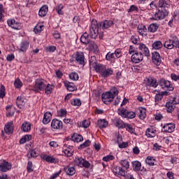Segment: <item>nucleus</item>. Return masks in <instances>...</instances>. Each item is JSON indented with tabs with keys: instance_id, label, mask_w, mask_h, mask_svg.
I'll use <instances>...</instances> for the list:
<instances>
[{
	"instance_id": "41",
	"label": "nucleus",
	"mask_w": 179,
	"mask_h": 179,
	"mask_svg": "<svg viewBox=\"0 0 179 179\" xmlns=\"http://www.w3.org/2000/svg\"><path fill=\"white\" fill-rule=\"evenodd\" d=\"M29 141H31V135H25L20 140V143L23 145V143H26Z\"/></svg>"
},
{
	"instance_id": "14",
	"label": "nucleus",
	"mask_w": 179,
	"mask_h": 179,
	"mask_svg": "<svg viewBox=\"0 0 179 179\" xmlns=\"http://www.w3.org/2000/svg\"><path fill=\"white\" fill-rule=\"evenodd\" d=\"M101 99L104 104H110V103L114 100L113 95L110 94L108 92L105 94H102Z\"/></svg>"
},
{
	"instance_id": "38",
	"label": "nucleus",
	"mask_w": 179,
	"mask_h": 179,
	"mask_svg": "<svg viewBox=\"0 0 179 179\" xmlns=\"http://www.w3.org/2000/svg\"><path fill=\"white\" fill-rule=\"evenodd\" d=\"M16 104L19 108H22L24 105V99L22 96H18L16 100Z\"/></svg>"
},
{
	"instance_id": "15",
	"label": "nucleus",
	"mask_w": 179,
	"mask_h": 179,
	"mask_svg": "<svg viewBox=\"0 0 179 179\" xmlns=\"http://www.w3.org/2000/svg\"><path fill=\"white\" fill-rule=\"evenodd\" d=\"M76 61L80 65H85V53L83 52H76L75 55Z\"/></svg>"
},
{
	"instance_id": "48",
	"label": "nucleus",
	"mask_w": 179,
	"mask_h": 179,
	"mask_svg": "<svg viewBox=\"0 0 179 179\" xmlns=\"http://www.w3.org/2000/svg\"><path fill=\"white\" fill-rule=\"evenodd\" d=\"M124 128L128 131V132H130V134H134L135 132V129H134V127H132V125L128 124V123H124Z\"/></svg>"
},
{
	"instance_id": "29",
	"label": "nucleus",
	"mask_w": 179,
	"mask_h": 179,
	"mask_svg": "<svg viewBox=\"0 0 179 179\" xmlns=\"http://www.w3.org/2000/svg\"><path fill=\"white\" fill-rule=\"evenodd\" d=\"M80 41L83 43V44L87 45L90 43V41L89 40V34L87 32H85L81 38H80Z\"/></svg>"
},
{
	"instance_id": "13",
	"label": "nucleus",
	"mask_w": 179,
	"mask_h": 179,
	"mask_svg": "<svg viewBox=\"0 0 179 179\" xmlns=\"http://www.w3.org/2000/svg\"><path fill=\"white\" fill-rule=\"evenodd\" d=\"M152 55V60L153 64L157 65V66H159V65L162 64V57H160V54L157 52H153Z\"/></svg>"
},
{
	"instance_id": "3",
	"label": "nucleus",
	"mask_w": 179,
	"mask_h": 179,
	"mask_svg": "<svg viewBox=\"0 0 179 179\" xmlns=\"http://www.w3.org/2000/svg\"><path fill=\"white\" fill-rule=\"evenodd\" d=\"M90 36L91 38L96 39L97 36H99V24L97 20H92L91 22V26L90 28Z\"/></svg>"
},
{
	"instance_id": "39",
	"label": "nucleus",
	"mask_w": 179,
	"mask_h": 179,
	"mask_svg": "<svg viewBox=\"0 0 179 179\" xmlns=\"http://www.w3.org/2000/svg\"><path fill=\"white\" fill-rule=\"evenodd\" d=\"M145 163L148 164V166H155L156 159H155L153 157H148L145 159Z\"/></svg>"
},
{
	"instance_id": "59",
	"label": "nucleus",
	"mask_w": 179,
	"mask_h": 179,
	"mask_svg": "<svg viewBox=\"0 0 179 179\" xmlns=\"http://www.w3.org/2000/svg\"><path fill=\"white\" fill-rule=\"evenodd\" d=\"M115 159V157L113 155H107L106 157H103V162H110V160H114Z\"/></svg>"
},
{
	"instance_id": "56",
	"label": "nucleus",
	"mask_w": 179,
	"mask_h": 179,
	"mask_svg": "<svg viewBox=\"0 0 179 179\" xmlns=\"http://www.w3.org/2000/svg\"><path fill=\"white\" fill-rule=\"evenodd\" d=\"M136 115L134 112L127 110V115H126V118H129L130 120H132L135 118Z\"/></svg>"
},
{
	"instance_id": "11",
	"label": "nucleus",
	"mask_w": 179,
	"mask_h": 179,
	"mask_svg": "<svg viewBox=\"0 0 179 179\" xmlns=\"http://www.w3.org/2000/svg\"><path fill=\"white\" fill-rule=\"evenodd\" d=\"M131 59L134 64H139L143 60V55L142 52H136L131 55Z\"/></svg>"
},
{
	"instance_id": "51",
	"label": "nucleus",
	"mask_w": 179,
	"mask_h": 179,
	"mask_svg": "<svg viewBox=\"0 0 179 179\" xmlns=\"http://www.w3.org/2000/svg\"><path fill=\"white\" fill-rule=\"evenodd\" d=\"M14 86L16 89H20L23 86V83H22L20 79L17 78L14 82Z\"/></svg>"
},
{
	"instance_id": "23",
	"label": "nucleus",
	"mask_w": 179,
	"mask_h": 179,
	"mask_svg": "<svg viewBox=\"0 0 179 179\" xmlns=\"http://www.w3.org/2000/svg\"><path fill=\"white\" fill-rule=\"evenodd\" d=\"M64 170L67 176H73V174L76 173V170H75L73 166H64Z\"/></svg>"
},
{
	"instance_id": "62",
	"label": "nucleus",
	"mask_w": 179,
	"mask_h": 179,
	"mask_svg": "<svg viewBox=\"0 0 179 179\" xmlns=\"http://www.w3.org/2000/svg\"><path fill=\"white\" fill-rule=\"evenodd\" d=\"M90 125V122H89V120H83L81 127H83V128H89Z\"/></svg>"
},
{
	"instance_id": "6",
	"label": "nucleus",
	"mask_w": 179,
	"mask_h": 179,
	"mask_svg": "<svg viewBox=\"0 0 179 179\" xmlns=\"http://www.w3.org/2000/svg\"><path fill=\"white\" fill-rule=\"evenodd\" d=\"M47 86V81L43 78H38L35 80L34 89L43 91Z\"/></svg>"
},
{
	"instance_id": "47",
	"label": "nucleus",
	"mask_w": 179,
	"mask_h": 179,
	"mask_svg": "<svg viewBox=\"0 0 179 179\" xmlns=\"http://www.w3.org/2000/svg\"><path fill=\"white\" fill-rule=\"evenodd\" d=\"M108 93H110L112 96L113 98L114 99V97H115V96H118V89H117V87H113L110 89V92H108Z\"/></svg>"
},
{
	"instance_id": "52",
	"label": "nucleus",
	"mask_w": 179,
	"mask_h": 179,
	"mask_svg": "<svg viewBox=\"0 0 179 179\" xmlns=\"http://www.w3.org/2000/svg\"><path fill=\"white\" fill-rule=\"evenodd\" d=\"M69 78L71 80H78L79 75L77 73L73 72L70 73Z\"/></svg>"
},
{
	"instance_id": "17",
	"label": "nucleus",
	"mask_w": 179,
	"mask_h": 179,
	"mask_svg": "<svg viewBox=\"0 0 179 179\" xmlns=\"http://www.w3.org/2000/svg\"><path fill=\"white\" fill-rule=\"evenodd\" d=\"M4 131L7 134V135H10V134H13V122H8L5 125Z\"/></svg>"
},
{
	"instance_id": "43",
	"label": "nucleus",
	"mask_w": 179,
	"mask_h": 179,
	"mask_svg": "<svg viewBox=\"0 0 179 179\" xmlns=\"http://www.w3.org/2000/svg\"><path fill=\"white\" fill-rule=\"evenodd\" d=\"M6 110L7 111L6 115L7 117H13V114H15V110L12 108V106H8L6 107Z\"/></svg>"
},
{
	"instance_id": "45",
	"label": "nucleus",
	"mask_w": 179,
	"mask_h": 179,
	"mask_svg": "<svg viewBox=\"0 0 179 179\" xmlns=\"http://www.w3.org/2000/svg\"><path fill=\"white\" fill-rule=\"evenodd\" d=\"M167 92H163L162 94H157L155 95V101H160L163 99V96H167Z\"/></svg>"
},
{
	"instance_id": "58",
	"label": "nucleus",
	"mask_w": 179,
	"mask_h": 179,
	"mask_svg": "<svg viewBox=\"0 0 179 179\" xmlns=\"http://www.w3.org/2000/svg\"><path fill=\"white\" fill-rule=\"evenodd\" d=\"M71 104L72 106H81L82 105V102L80 101V99H76L73 101H71Z\"/></svg>"
},
{
	"instance_id": "60",
	"label": "nucleus",
	"mask_w": 179,
	"mask_h": 179,
	"mask_svg": "<svg viewBox=\"0 0 179 179\" xmlns=\"http://www.w3.org/2000/svg\"><path fill=\"white\" fill-rule=\"evenodd\" d=\"M131 41L133 44H138L139 43V38L136 36H131Z\"/></svg>"
},
{
	"instance_id": "21",
	"label": "nucleus",
	"mask_w": 179,
	"mask_h": 179,
	"mask_svg": "<svg viewBox=\"0 0 179 179\" xmlns=\"http://www.w3.org/2000/svg\"><path fill=\"white\" fill-rule=\"evenodd\" d=\"M52 118V114L50 112H46L43 115V124L47 125L49 122H50L51 119Z\"/></svg>"
},
{
	"instance_id": "31",
	"label": "nucleus",
	"mask_w": 179,
	"mask_h": 179,
	"mask_svg": "<svg viewBox=\"0 0 179 179\" xmlns=\"http://www.w3.org/2000/svg\"><path fill=\"white\" fill-rule=\"evenodd\" d=\"M159 24H156V23H152L151 24H150V26L148 27V31H150V33H155V31H157V29L159 27Z\"/></svg>"
},
{
	"instance_id": "33",
	"label": "nucleus",
	"mask_w": 179,
	"mask_h": 179,
	"mask_svg": "<svg viewBox=\"0 0 179 179\" xmlns=\"http://www.w3.org/2000/svg\"><path fill=\"white\" fill-rule=\"evenodd\" d=\"M64 85L69 92H75V90L76 89L73 83L68 81L64 82Z\"/></svg>"
},
{
	"instance_id": "50",
	"label": "nucleus",
	"mask_w": 179,
	"mask_h": 179,
	"mask_svg": "<svg viewBox=\"0 0 179 179\" xmlns=\"http://www.w3.org/2000/svg\"><path fill=\"white\" fill-rule=\"evenodd\" d=\"M89 47L90 48H91V50H93L94 51H99V46H97V44L95 42H90Z\"/></svg>"
},
{
	"instance_id": "30",
	"label": "nucleus",
	"mask_w": 179,
	"mask_h": 179,
	"mask_svg": "<svg viewBox=\"0 0 179 179\" xmlns=\"http://www.w3.org/2000/svg\"><path fill=\"white\" fill-rule=\"evenodd\" d=\"M7 23L8 26H10L12 29H15V30H17L19 29V24L16 22L15 20H8L7 21Z\"/></svg>"
},
{
	"instance_id": "26",
	"label": "nucleus",
	"mask_w": 179,
	"mask_h": 179,
	"mask_svg": "<svg viewBox=\"0 0 179 179\" xmlns=\"http://www.w3.org/2000/svg\"><path fill=\"white\" fill-rule=\"evenodd\" d=\"M97 125L100 129H103V128H107L108 127V122L105 119H101L98 120Z\"/></svg>"
},
{
	"instance_id": "42",
	"label": "nucleus",
	"mask_w": 179,
	"mask_h": 179,
	"mask_svg": "<svg viewBox=\"0 0 179 179\" xmlns=\"http://www.w3.org/2000/svg\"><path fill=\"white\" fill-rule=\"evenodd\" d=\"M44 30V25L41 24H38L34 29V33L37 34V33H41Z\"/></svg>"
},
{
	"instance_id": "9",
	"label": "nucleus",
	"mask_w": 179,
	"mask_h": 179,
	"mask_svg": "<svg viewBox=\"0 0 179 179\" xmlns=\"http://www.w3.org/2000/svg\"><path fill=\"white\" fill-rule=\"evenodd\" d=\"M159 86L162 89H165L166 90H169V92H173L174 90V87H173V84L170 83V81L165 80L164 78H162L159 81Z\"/></svg>"
},
{
	"instance_id": "63",
	"label": "nucleus",
	"mask_w": 179,
	"mask_h": 179,
	"mask_svg": "<svg viewBox=\"0 0 179 179\" xmlns=\"http://www.w3.org/2000/svg\"><path fill=\"white\" fill-rule=\"evenodd\" d=\"M175 106L179 104V96L176 95L172 101H171Z\"/></svg>"
},
{
	"instance_id": "2",
	"label": "nucleus",
	"mask_w": 179,
	"mask_h": 179,
	"mask_svg": "<svg viewBox=\"0 0 179 179\" xmlns=\"http://www.w3.org/2000/svg\"><path fill=\"white\" fill-rule=\"evenodd\" d=\"M120 164L122 166H114L112 171L116 177H125V174L128 173L129 169V162L127 159H123L120 162Z\"/></svg>"
},
{
	"instance_id": "20",
	"label": "nucleus",
	"mask_w": 179,
	"mask_h": 179,
	"mask_svg": "<svg viewBox=\"0 0 179 179\" xmlns=\"http://www.w3.org/2000/svg\"><path fill=\"white\" fill-rule=\"evenodd\" d=\"M146 85H148V86H150L151 87H157L159 83H157V80H156V79H153V78L150 77L147 78Z\"/></svg>"
},
{
	"instance_id": "25",
	"label": "nucleus",
	"mask_w": 179,
	"mask_h": 179,
	"mask_svg": "<svg viewBox=\"0 0 179 179\" xmlns=\"http://www.w3.org/2000/svg\"><path fill=\"white\" fill-rule=\"evenodd\" d=\"M156 132H157L156 129L153 128H148L145 131V135L148 138H155V136H156Z\"/></svg>"
},
{
	"instance_id": "1",
	"label": "nucleus",
	"mask_w": 179,
	"mask_h": 179,
	"mask_svg": "<svg viewBox=\"0 0 179 179\" xmlns=\"http://www.w3.org/2000/svg\"><path fill=\"white\" fill-rule=\"evenodd\" d=\"M90 66L94 71H96V72H99L101 74V76L102 78H108L114 73V71H113V69L111 68H106V66L103 64H99L96 61V57H91V59L90 60Z\"/></svg>"
},
{
	"instance_id": "32",
	"label": "nucleus",
	"mask_w": 179,
	"mask_h": 179,
	"mask_svg": "<svg viewBox=\"0 0 179 179\" xmlns=\"http://www.w3.org/2000/svg\"><path fill=\"white\" fill-rule=\"evenodd\" d=\"M48 12V6H43L40 8L38 15L39 16H41V17H44V16L47 15Z\"/></svg>"
},
{
	"instance_id": "16",
	"label": "nucleus",
	"mask_w": 179,
	"mask_h": 179,
	"mask_svg": "<svg viewBox=\"0 0 179 179\" xmlns=\"http://www.w3.org/2000/svg\"><path fill=\"white\" fill-rule=\"evenodd\" d=\"M164 132L171 133L174 132L176 129V124L174 123H168L164 125L163 127Z\"/></svg>"
},
{
	"instance_id": "7",
	"label": "nucleus",
	"mask_w": 179,
	"mask_h": 179,
	"mask_svg": "<svg viewBox=\"0 0 179 179\" xmlns=\"http://www.w3.org/2000/svg\"><path fill=\"white\" fill-rule=\"evenodd\" d=\"M10 170H12V164L4 159L0 160L1 173H6V171H9Z\"/></svg>"
},
{
	"instance_id": "5",
	"label": "nucleus",
	"mask_w": 179,
	"mask_h": 179,
	"mask_svg": "<svg viewBox=\"0 0 179 179\" xmlns=\"http://www.w3.org/2000/svg\"><path fill=\"white\" fill-rule=\"evenodd\" d=\"M64 128V123L58 119H53L51 122V129L53 132L61 131Z\"/></svg>"
},
{
	"instance_id": "27",
	"label": "nucleus",
	"mask_w": 179,
	"mask_h": 179,
	"mask_svg": "<svg viewBox=\"0 0 179 179\" xmlns=\"http://www.w3.org/2000/svg\"><path fill=\"white\" fill-rule=\"evenodd\" d=\"M167 113H173L176 108V105L171 101H169L166 104Z\"/></svg>"
},
{
	"instance_id": "61",
	"label": "nucleus",
	"mask_w": 179,
	"mask_h": 179,
	"mask_svg": "<svg viewBox=\"0 0 179 179\" xmlns=\"http://www.w3.org/2000/svg\"><path fill=\"white\" fill-rule=\"evenodd\" d=\"M114 55H115V53H112L111 52H109L106 56L107 61H111V59L114 58Z\"/></svg>"
},
{
	"instance_id": "40",
	"label": "nucleus",
	"mask_w": 179,
	"mask_h": 179,
	"mask_svg": "<svg viewBox=\"0 0 179 179\" xmlns=\"http://www.w3.org/2000/svg\"><path fill=\"white\" fill-rule=\"evenodd\" d=\"M117 113L119 115H121V117H123L124 118H127L128 110L124 108H120L117 110Z\"/></svg>"
},
{
	"instance_id": "37",
	"label": "nucleus",
	"mask_w": 179,
	"mask_h": 179,
	"mask_svg": "<svg viewBox=\"0 0 179 179\" xmlns=\"http://www.w3.org/2000/svg\"><path fill=\"white\" fill-rule=\"evenodd\" d=\"M154 50H162L163 48V43L160 41H156L152 45Z\"/></svg>"
},
{
	"instance_id": "18",
	"label": "nucleus",
	"mask_w": 179,
	"mask_h": 179,
	"mask_svg": "<svg viewBox=\"0 0 179 179\" xmlns=\"http://www.w3.org/2000/svg\"><path fill=\"white\" fill-rule=\"evenodd\" d=\"M158 6L164 8V10H167L170 8V0H159Z\"/></svg>"
},
{
	"instance_id": "4",
	"label": "nucleus",
	"mask_w": 179,
	"mask_h": 179,
	"mask_svg": "<svg viewBox=\"0 0 179 179\" xmlns=\"http://www.w3.org/2000/svg\"><path fill=\"white\" fill-rule=\"evenodd\" d=\"M164 47H165V48H167L168 50H173L174 47H176V48H179L178 38H176V36H173V40L169 39L168 41H166L164 44Z\"/></svg>"
},
{
	"instance_id": "19",
	"label": "nucleus",
	"mask_w": 179,
	"mask_h": 179,
	"mask_svg": "<svg viewBox=\"0 0 179 179\" xmlns=\"http://www.w3.org/2000/svg\"><path fill=\"white\" fill-rule=\"evenodd\" d=\"M137 30L141 36H148V29L146 28V26L143 24H138Z\"/></svg>"
},
{
	"instance_id": "46",
	"label": "nucleus",
	"mask_w": 179,
	"mask_h": 179,
	"mask_svg": "<svg viewBox=\"0 0 179 179\" xmlns=\"http://www.w3.org/2000/svg\"><path fill=\"white\" fill-rule=\"evenodd\" d=\"M140 114L138 115V117L140 120H145L146 118V109L141 108L139 110Z\"/></svg>"
},
{
	"instance_id": "8",
	"label": "nucleus",
	"mask_w": 179,
	"mask_h": 179,
	"mask_svg": "<svg viewBox=\"0 0 179 179\" xmlns=\"http://www.w3.org/2000/svg\"><path fill=\"white\" fill-rule=\"evenodd\" d=\"M74 163L76 166H79V167H85V169H90V163L86 159L82 157H76L74 159Z\"/></svg>"
},
{
	"instance_id": "34",
	"label": "nucleus",
	"mask_w": 179,
	"mask_h": 179,
	"mask_svg": "<svg viewBox=\"0 0 179 179\" xmlns=\"http://www.w3.org/2000/svg\"><path fill=\"white\" fill-rule=\"evenodd\" d=\"M29 42L27 41H23L21 43L20 45V48L19 50V52H21V51L22 52H26V51H27V48H29Z\"/></svg>"
},
{
	"instance_id": "44",
	"label": "nucleus",
	"mask_w": 179,
	"mask_h": 179,
	"mask_svg": "<svg viewBox=\"0 0 179 179\" xmlns=\"http://www.w3.org/2000/svg\"><path fill=\"white\" fill-rule=\"evenodd\" d=\"M43 160H46L48 163H55V158H54V157H51L50 155H43Z\"/></svg>"
},
{
	"instance_id": "22",
	"label": "nucleus",
	"mask_w": 179,
	"mask_h": 179,
	"mask_svg": "<svg viewBox=\"0 0 179 179\" xmlns=\"http://www.w3.org/2000/svg\"><path fill=\"white\" fill-rule=\"evenodd\" d=\"M114 24L113 20H104L100 24L101 27L104 30L106 29H110Z\"/></svg>"
},
{
	"instance_id": "28",
	"label": "nucleus",
	"mask_w": 179,
	"mask_h": 179,
	"mask_svg": "<svg viewBox=\"0 0 179 179\" xmlns=\"http://www.w3.org/2000/svg\"><path fill=\"white\" fill-rule=\"evenodd\" d=\"M122 141V137L121 136H117V141H115V143H118V146L120 149H124L125 148H127L128 143L123 142L121 143L120 142Z\"/></svg>"
},
{
	"instance_id": "57",
	"label": "nucleus",
	"mask_w": 179,
	"mask_h": 179,
	"mask_svg": "<svg viewBox=\"0 0 179 179\" xmlns=\"http://www.w3.org/2000/svg\"><path fill=\"white\" fill-rule=\"evenodd\" d=\"M45 93L48 94H51V92H52V85L48 84L47 86L45 87Z\"/></svg>"
},
{
	"instance_id": "12",
	"label": "nucleus",
	"mask_w": 179,
	"mask_h": 179,
	"mask_svg": "<svg viewBox=\"0 0 179 179\" xmlns=\"http://www.w3.org/2000/svg\"><path fill=\"white\" fill-rule=\"evenodd\" d=\"M138 50L140 51L139 52H141L143 55H144L145 57H149V55H150L149 48H148V46H146V45H145V43H138Z\"/></svg>"
},
{
	"instance_id": "54",
	"label": "nucleus",
	"mask_w": 179,
	"mask_h": 179,
	"mask_svg": "<svg viewBox=\"0 0 179 179\" xmlns=\"http://www.w3.org/2000/svg\"><path fill=\"white\" fill-rule=\"evenodd\" d=\"M5 86L3 85H1L0 87V99H3L5 97Z\"/></svg>"
},
{
	"instance_id": "53",
	"label": "nucleus",
	"mask_w": 179,
	"mask_h": 179,
	"mask_svg": "<svg viewBox=\"0 0 179 179\" xmlns=\"http://www.w3.org/2000/svg\"><path fill=\"white\" fill-rule=\"evenodd\" d=\"M3 13H5V10L3 9V5L0 4V23L3 22Z\"/></svg>"
},
{
	"instance_id": "49",
	"label": "nucleus",
	"mask_w": 179,
	"mask_h": 179,
	"mask_svg": "<svg viewBox=\"0 0 179 179\" xmlns=\"http://www.w3.org/2000/svg\"><path fill=\"white\" fill-rule=\"evenodd\" d=\"M115 124V127H117V128H124V127L125 126V123H124V122L120 119H117Z\"/></svg>"
},
{
	"instance_id": "55",
	"label": "nucleus",
	"mask_w": 179,
	"mask_h": 179,
	"mask_svg": "<svg viewBox=\"0 0 179 179\" xmlns=\"http://www.w3.org/2000/svg\"><path fill=\"white\" fill-rule=\"evenodd\" d=\"M128 12L129 13H131L132 12H139V8L135 5H131L130 6V8L128 10Z\"/></svg>"
},
{
	"instance_id": "35",
	"label": "nucleus",
	"mask_w": 179,
	"mask_h": 179,
	"mask_svg": "<svg viewBox=\"0 0 179 179\" xmlns=\"http://www.w3.org/2000/svg\"><path fill=\"white\" fill-rule=\"evenodd\" d=\"M71 141H73V142H82V141H83V136H82V135L78 134H74L72 136H71Z\"/></svg>"
},
{
	"instance_id": "10",
	"label": "nucleus",
	"mask_w": 179,
	"mask_h": 179,
	"mask_svg": "<svg viewBox=\"0 0 179 179\" xmlns=\"http://www.w3.org/2000/svg\"><path fill=\"white\" fill-rule=\"evenodd\" d=\"M169 15V11L167 10H159L155 14L152 16V19L153 20H162Z\"/></svg>"
},
{
	"instance_id": "36",
	"label": "nucleus",
	"mask_w": 179,
	"mask_h": 179,
	"mask_svg": "<svg viewBox=\"0 0 179 179\" xmlns=\"http://www.w3.org/2000/svg\"><path fill=\"white\" fill-rule=\"evenodd\" d=\"M21 129L24 131V132H29V131H30L31 129V124H30L29 122H24L22 124Z\"/></svg>"
},
{
	"instance_id": "64",
	"label": "nucleus",
	"mask_w": 179,
	"mask_h": 179,
	"mask_svg": "<svg viewBox=\"0 0 179 179\" xmlns=\"http://www.w3.org/2000/svg\"><path fill=\"white\" fill-rule=\"evenodd\" d=\"M59 117H65L66 115V110L64 109H61L60 111L58 112Z\"/></svg>"
},
{
	"instance_id": "24",
	"label": "nucleus",
	"mask_w": 179,
	"mask_h": 179,
	"mask_svg": "<svg viewBox=\"0 0 179 179\" xmlns=\"http://www.w3.org/2000/svg\"><path fill=\"white\" fill-rule=\"evenodd\" d=\"M133 170L134 171H142V164L139 161H134L132 162Z\"/></svg>"
}]
</instances>
